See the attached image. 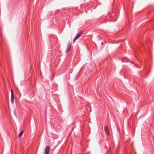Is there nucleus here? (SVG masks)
<instances>
[{"label": "nucleus", "mask_w": 154, "mask_h": 154, "mask_svg": "<svg viewBox=\"0 0 154 154\" xmlns=\"http://www.w3.org/2000/svg\"><path fill=\"white\" fill-rule=\"evenodd\" d=\"M23 131L22 130V131L19 134L18 137H20L23 134Z\"/></svg>", "instance_id": "423d86ee"}, {"label": "nucleus", "mask_w": 154, "mask_h": 154, "mask_svg": "<svg viewBox=\"0 0 154 154\" xmlns=\"http://www.w3.org/2000/svg\"><path fill=\"white\" fill-rule=\"evenodd\" d=\"M11 102L12 103H14V92L12 90H11Z\"/></svg>", "instance_id": "7ed1b4c3"}, {"label": "nucleus", "mask_w": 154, "mask_h": 154, "mask_svg": "<svg viewBox=\"0 0 154 154\" xmlns=\"http://www.w3.org/2000/svg\"><path fill=\"white\" fill-rule=\"evenodd\" d=\"M104 130L106 134H107L108 135L110 134V133L109 131V130L108 126H106L105 127Z\"/></svg>", "instance_id": "20e7f679"}, {"label": "nucleus", "mask_w": 154, "mask_h": 154, "mask_svg": "<svg viewBox=\"0 0 154 154\" xmlns=\"http://www.w3.org/2000/svg\"><path fill=\"white\" fill-rule=\"evenodd\" d=\"M70 49V46L69 47H68L66 50V52L68 53Z\"/></svg>", "instance_id": "39448f33"}, {"label": "nucleus", "mask_w": 154, "mask_h": 154, "mask_svg": "<svg viewBox=\"0 0 154 154\" xmlns=\"http://www.w3.org/2000/svg\"><path fill=\"white\" fill-rule=\"evenodd\" d=\"M77 38H75V37L74 38V39H73V42H75V40H77Z\"/></svg>", "instance_id": "0eeeda50"}, {"label": "nucleus", "mask_w": 154, "mask_h": 154, "mask_svg": "<svg viewBox=\"0 0 154 154\" xmlns=\"http://www.w3.org/2000/svg\"><path fill=\"white\" fill-rule=\"evenodd\" d=\"M83 32L82 31H80L75 36V38H78L79 37L81 36L83 34Z\"/></svg>", "instance_id": "f257e3e1"}, {"label": "nucleus", "mask_w": 154, "mask_h": 154, "mask_svg": "<svg viewBox=\"0 0 154 154\" xmlns=\"http://www.w3.org/2000/svg\"><path fill=\"white\" fill-rule=\"evenodd\" d=\"M50 151V148L48 146H47L45 149V154H48Z\"/></svg>", "instance_id": "f03ea898"}]
</instances>
